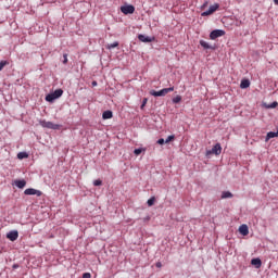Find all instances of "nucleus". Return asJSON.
Returning <instances> with one entry per match:
<instances>
[{
  "instance_id": "obj_1",
  "label": "nucleus",
  "mask_w": 278,
  "mask_h": 278,
  "mask_svg": "<svg viewBox=\"0 0 278 278\" xmlns=\"http://www.w3.org/2000/svg\"><path fill=\"white\" fill-rule=\"evenodd\" d=\"M63 94H64V90L56 89L52 93H48L46 96V101H48V103H53V101H55V99H60V97H62Z\"/></svg>"
},
{
  "instance_id": "obj_2",
  "label": "nucleus",
  "mask_w": 278,
  "mask_h": 278,
  "mask_svg": "<svg viewBox=\"0 0 278 278\" xmlns=\"http://www.w3.org/2000/svg\"><path fill=\"white\" fill-rule=\"evenodd\" d=\"M174 90H175V87H169V88L161 89L159 91L152 90V91H150V94L152 97H166V94H168V92H173Z\"/></svg>"
},
{
  "instance_id": "obj_3",
  "label": "nucleus",
  "mask_w": 278,
  "mask_h": 278,
  "mask_svg": "<svg viewBox=\"0 0 278 278\" xmlns=\"http://www.w3.org/2000/svg\"><path fill=\"white\" fill-rule=\"evenodd\" d=\"M39 125L46 129H60V125L45 119L39 121Z\"/></svg>"
},
{
  "instance_id": "obj_4",
  "label": "nucleus",
  "mask_w": 278,
  "mask_h": 278,
  "mask_svg": "<svg viewBox=\"0 0 278 278\" xmlns=\"http://www.w3.org/2000/svg\"><path fill=\"white\" fill-rule=\"evenodd\" d=\"M223 153V147H220V143H216L211 150L206 151V155H220Z\"/></svg>"
},
{
  "instance_id": "obj_5",
  "label": "nucleus",
  "mask_w": 278,
  "mask_h": 278,
  "mask_svg": "<svg viewBox=\"0 0 278 278\" xmlns=\"http://www.w3.org/2000/svg\"><path fill=\"white\" fill-rule=\"evenodd\" d=\"M219 8H220V4L214 3L213 5H211L208 8L207 11L202 12L201 16H210V15L214 14V12H216V10H218Z\"/></svg>"
},
{
  "instance_id": "obj_6",
  "label": "nucleus",
  "mask_w": 278,
  "mask_h": 278,
  "mask_svg": "<svg viewBox=\"0 0 278 278\" xmlns=\"http://www.w3.org/2000/svg\"><path fill=\"white\" fill-rule=\"evenodd\" d=\"M24 194L28 195V197H42V191L38 190V189H34V188H28L25 189Z\"/></svg>"
},
{
  "instance_id": "obj_7",
  "label": "nucleus",
  "mask_w": 278,
  "mask_h": 278,
  "mask_svg": "<svg viewBox=\"0 0 278 278\" xmlns=\"http://www.w3.org/2000/svg\"><path fill=\"white\" fill-rule=\"evenodd\" d=\"M121 12H123V14H134V12H136V7L131 4L122 5Z\"/></svg>"
},
{
  "instance_id": "obj_8",
  "label": "nucleus",
  "mask_w": 278,
  "mask_h": 278,
  "mask_svg": "<svg viewBox=\"0 0 278 278\" xmlns=\"http://www.w3.org/2000/svg\"><path fill=\"white\" fill-rule=\"evenodd\" d=\"M223 36H225V30L223 29H214L210 34L211 40H216V38H220Z\"/></svg>"
},
{
  "instance_id": "obj_9",
  "label": "nucleus",
  "mask_w": 278,
  "mask_h": 278,
  "mask_svg": "<svg viewBox=\"0 0 278 278\" xmlns=\"http://www.w3.org/2000/svg\"><path fill=\"white\" fill-rule=\"evenodd\" d=\"M7 238L11 240V242H14L18 240V230H11L7 233Z\"/></svg>"
},
{
  "instance_id": "obj_10",
  "label": "nucleus",
  "mask_w": 278,
  "mask_h": 278,
  "mask_svg": "<svg viewBox=\"0 0 278 278\" xmlns=\"http://www.w3.org/2000/svg\"><path fill=\"white\" fill-rule=\"evenodd\" d=\"M138 40H140V42H153V40H155V37H149L147 35H138Z\"/></svg>"
},
{
  "instance_id": "obj_11",
  "label": "nucleus",
  "mask_w": 278,
  "mask_h": 278,
  "mask_svg": "<svg viewBox=\"0 0 278 278\" xmlns=\"http://www.w3.org/2000/svg\"><path fill=\"white\" fill-rule=\"evenodd\" d=\"M239 232L241 233V236H249V226L247 224H242L239 227Z\"/></svg>"
},
{
  "instance_id": "obj_12",
  "label": "nucleus",
  "mask_w": 278,
  "mask_h": 278,
  "mask_svg": "<svg viewBox=\"0 0 278 278\" xmlns=\"http://www.w3.org/2000/svg\"><path fill=\"white\" fill-rule=\"evenodd\" d=\"M271 138H278V128L277 131H269L266 135L265 142H268Z\"/></svg>"
},
{
  "instance_id": "obj_13",
  "label": "nucleus",
  "mask_w": 278,
  "mask_h": 278,
  "mask_svg": "<svg viewBox=\"0 0 278 278\" xmlns=\"http://www.w3.org/2000/svg\"><path fill=\"white\" fill-rule=\"evenodd\" d=\"M251 264H252V266H255V268H262V260L261 258H252Z\"/></svg>"
},
{
  "instance_id": "obj_14",
  "label": "nucleus",
  "mask_w": 278,
  "mask_h": 278,
  "mask_svg": "<svg viewBox=\"0 0 278 278\" xmlns=\"http://www.w3.org/2000/svg\"><path fill=\"white\" fill-rule=\"evenodd\" d=\"M112 116H114V113H112V111H104L102 113L103 121H108V119L112 118Z\"/></svg>"
},
{
  "instance_id": "obj_15",
  "label": "nucleus",
  "mask_w": 278,
  "mask_h": 278,
  "mask_svg": "<svg viewBox=\"0 0 278 278\" xmlns=\"http://www.w3.org/2000/svg\"><path fill=\"white\" fill-rule=\"evenodd\" d=\"M249 86H251V80H249V79H242L241 80V84H240V88L241 89H247V88H249Z\"/></svg>"
},
{
  "instance_id": "obj_16",
  "label": "nucleus",
  "mask_w": 278,
  "mask_h": 278,
  "mask_svg": "<svg viewBox=\"0 0 278 278\" xmlns=\"http://www.w3.org/2000/svg\"><path fill=\"white\" fill-rule=\"evenodd\" d=\"M15 186H16V188L23 189V188H25V186H27V181H25V179L15 180Z\"/></svg>"
},
{
  "instance_id": "obj_17",
  "label": "nucleus",
  "mask_w": 278,
  "mask_h": 278,
  "mask_svg": "<svg viewBox=\"0 0 278 278\" xmlns=\"http://www.w3.org/2000/svg\"><path fill=\"white\" fill-rule=\"evenodd\" d=\"M220 199H233V193H231V191H224Z\"/></svg>"
},
{
  "instance_id": "obj_18",
  "label": "nucleus",
  "mask_w": 278,
  "mask_h": 278,
  "mask_svg": "<svg viewBox=\"0 0 278 278\" xmlns=\"http://www.w3.org/2000/svg\"><path fill=\"white\" fill-rule=\"evenodd\" d=\"M200 45L201 47H203V49H214L210 42L205 41V40H200Z\"/></svg>"
},
{
  "instance_id": "obj_19",
  "label": "nucleus",
  "mask_w": 278,
  "mask_h": 278,
  "mask_svg": "<svg viewBox=\"0 0 278 278\" xmlns=\"http://www.w3.org/2000/svg\"><path fill=\"white\" fill-rule=\"evenodd\" d=\"M27 157H29V154H27V152L17 153V160H25Z\"/></svg>"
},
{
  "instance_id": "obj_20",
  "label": "nucleus",
  "mask_w": 278,
  "mask_h": 278,
  "mask_svg": "<svg viewBox=\"0 0 278 278\" xmlns=\"http://www.w3.org/2000/svg\"><path fill=\"white\" fill-rule=\"evenodd\" d=\"M277 105H278V102L274 101L270 104H268L266 108H267V110H275V108H277Z\"/></svg>"
},
{
  "instance_id": "obj_21",
  "label": "nucleus",
  "mask_w": 278,
  "mask_h": 278,
  "mask_svg": "<svg viewBox=\"0 0 278 278\" xmlns=\"http://www.w3.org/2000/svg\"><path fill=\"white\" fill-rule=\"evenodd\" d=\"M149 207H152V205H155V197H152L147 202Z\"/></svg>"
},
{
  "instance_id": "obj_22",
  "label": "nucleus",
  "mask_w": 278,
  "mask_h": 278,
  "mask_svg": "<svg viewBox=\"0 0 278 278\" xmlns=\"http://www.w3.org/2000/svg\"><path fill=\"white\" fill-rule=\"evenodd\" d=\"M172 101L173 103H181V96H176Z\"/></svg>"
},
{
  "instance_id": "obj_23",
  "label": "nucleus",
  "mask_w": 278,
  "mask_h": 278,
  "mask_svg": "<svg viewBox=\"0 0 278 278\" xmlns=\"http://www.w3.org/2000/svg\"><path fill=\"white\" fill-rule=\"evenodd\" d=\"M118 47V41H114L113 43L108 46V49H116Z\"/></svg>"
},
{
  "instance_id": "obj_24",
  "label": "nucleus",
  "mask_w": 278,
  "mask_h": 278,
  "mask_svg": "<svg viewBox=\"0 0 278 278\" xmlns=\"http://www.w3.org/2000/svg\"><path fill=\"white\" fill-rule=\"evenodd\" d=\"M172 140H175V135H170L165 139V144H168Z\"/></svg>"
},
{
  "instance_id": "obj_25",
  "label": "nucleus",
  "mask_w": 278,
  "mask_h": 278,
  "mask_svg": "<svg viewBox=\"0 0 278 278\" xmlns=\"http://www.w3.org/2000/svg\"><path fill=\"white\" fill-rule=\"evenodd\" d=\"M143 151H144V149L138 148V149L134 150V153H135V155H140V153H142Z\"/></svg>"
},
{
  "instance_id": "obj_26",
  "label": "nucleus",
  "mask_w": 278,
  "mask_h": 278,
  "mask_svg": "<svg viewBox=\"0 0 278 278\" xmlns=\"http://www.w3.org/2000/svg\"><path fill=\"white\" fill-rule=\"evenodd\" d=\"M148 101H149V99H147V98H144V99L142 100L140 110H144V106L147 105Z\"/></svg>"
},
{
  "instance_id": "obj_27",
  "label": "nucleus",
  "mask_w": 278,
  "mask_h": 278,
  "mask_svg": "<svg viewBox=\"0 0 278 278\" xmlns=\"http://www.w3.org/2000/svg\"><path fill=\"white\" fill-rule=\"evenodd\" d=\"M63 64H68V54H63Z\"/></svg>"
},
{
  "instance_id": "obj_28",
  "label": "nucleus",
  "mask_w": 278,
  "mask_h": 278,
  "mask_svg": "<svg viewBox=\"0 0 278 278\" xmlns=\"http://www.w3.org/2000/svg\"><path fill=\"white\" fill-rule=\"evenodd\" d=\"M5 64H8V62L5 61L0 62V71H3V68L5 67Z\"/></svg>"
},
{
  "instance_id": "obj_29",
  "label": "nucleus",
  "mask_w": 278,
  "mask_h": 278,
  "mask_svg": "<svg viewBox=\"0 0 278 278\" xmlns=\"http://www.w3.org/2000/svg\"><path fill=\"white\" fill-rule=\"evenodd\" d=\"M156 144H166V140H164V138H161L156 141Z\"/></svg>"
},
{
  "instance_id": "obj_30",
  "label": "nucleus",
  "mask_w": 278,
  "mask_h": 278,
  "mask_svg": "<svg viewBox=\"0 0 278 278\" xmlns=\"http://www.w3.org/2000/svg\"><path fill=\"white\" fill-rule=\"evenodd\" d=\"M103 184V181H101V179H97L93 181V186H101Z\"/></svg>"
},
{
  "instance_id": "obj_31",
  "label": "nucleus",
  "mask_w": 278,
  "mask_h": 278,
  "mask_svg": "<svg viewBox=\"0 0 278 278\" xmlns=\"http://www.w3.org/2000/svg\"><path fill=\"white\" fill-rule=\"evenodd\" d=\"M92 275L90 273H85L83 274V278H91Z\"/></svg>"
},
{
  "instance_id": "obj_32",
  "label": "nucleus",
  "mask_w": 278,
  "mask_h": 278,
  "mask_svg": "<svg viewBox=\"0 0 278 278\" xmlns=\"http://www.w3.org/2000/svg\"><path fill=\"white\" fill-rule=\"evenodd\" d=\"M207 1H205L202 5H201V8H200V10H205V8H207Z\"/></svg>"
},
{
  "instance_id": "obj_33",
  "label": "nucleus",
  "mask_w": 278,
  "mask_h": 278,
  "mask_svg": "<svg viewBox=\"0 0 278 278\" xmlns=\"http://www.w3.org/2000/svg\"><path fill=\"white\" fill-rule=\"evenodd\" d=\"M156 268H162V263L161 262L156 263Z\"/></svg>"
},
{
  "instance_id": "obj_34",
  "label": "nucleus",
  "mask_w": 278,
  "mask_h": 278,
  "mask_svg": "<svg viewBox=\"0 0 278 278\" xmlns=\"http://www.w3.org/2000/svg\"><path fill=\"white\" fill-rule=\"evenodd\" d=\"M91 86H97V81L93 80V81L91 83Z\"/></svg>"
},
{
  "instance_id": "obj_35",
  "label": "nucleus",
  "mask_w": 278,
  "mask_h": 278,
  "mask_svg": "<svg viewBox=\"0 0 278 278\" xmlns=\"http://www.w3.org/2000/svg\"><path fill=\"white\" fill-rule=\"evenodd\" d=\"M275 5H278V0H274Z\"/></svg>"
},
{
  "instance_id": "obj_36",
  "label": "nucleus",
  "mask_w": 278,
  "mask_h": 278,
  "mask_svg": "<svg viewBox=\"0 0 278 278\" xmlns=\"http://www.w3.org/2000/svg\"><path fill=\"white\" fill-rule=\"evenodd\" d=\"M150 219H151V217H149V216L144 218V220H150Z\"/></svg>"
},
{
  "instance_id": "obj_37",
  "label": "nucleus",
  "mask_w": 278,
  "mask_h": 278,
  "mask_svg": "<svg viewBox=\"0 0 278 278\" xmlns=\"http://www.w3.org/2000/svg\"><path fill=\"white\" fill-rule=\"evenodd\" d=\"M50 238H53V235H51Z\"/></svg>"
}]
</instances>
